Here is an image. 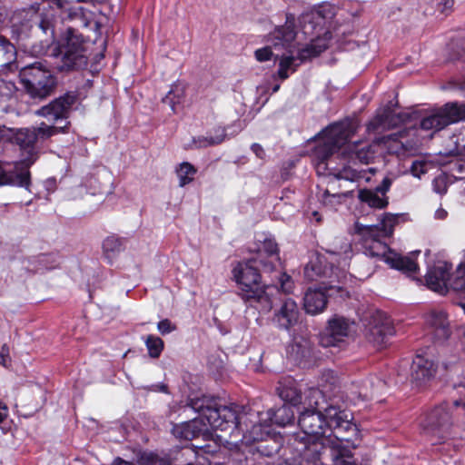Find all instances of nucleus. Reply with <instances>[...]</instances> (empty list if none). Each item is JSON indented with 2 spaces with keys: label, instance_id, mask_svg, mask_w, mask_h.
Listing matches in <instances>:
<instances>
[{
  "label": "nucleus",
  "instance_id": "39448f33",
  "mask_svg": "<svg viewBox=\"0 0 465 465\" xmlns=\"http://www.w3.org/2000/svg\"><path fill=\"white\" fill-rule=\"evenodd\" d=\"M69 123L64 126L47 125L42 122L38 126L31 128L13 129L5 125H0V143L3 140H9L17 144L25 155L21 163L30 167L38 157V146L54 135L60 133H65Z\"/></svg>",
  "mask_w": 465,
  "mask_h": 465
},
{
  "label": "nucleus",
  "instance_id": "72a5a7b5",
  "mask_svg": "<svg viewBox=\"0 0 465 465\" xmlns=\"http://www.w3.org/2000/svg\"><path fill=\"white\" fill-rule=\"evenodd\" d=\"M452 289L455 292H465V264H460L456 272L450 276L448 282V290Z\"/></svg>",
  "mask_w": 465,
  "mask_h": 465
},
{
  "label": "nucleus",
  "instance_id": "4d7b16f0",
  "mask_svg": "<svg viewBox=\"0 0 465 465\" xmlns=\"http://www.w3.org/2000/svg\"><path fill=\"white\" fill-rule=\"evenodd\" d=\"M452 5H453V1L452 0H445L444 4H443L444 7H443L442 11H445L446 9L451 8Z\"/></svg>",
  "mask_w": 465,
  "mask_h": 465
},
{
  "label": "nucleus",
  "instance_id": "c756f323",
  "mask_svg": "<svg viewBox=\"0 0 465 465\" xmlns=\"http://www.w3.org/2000/svg\"><path fill=\"white\" fill-rule=\"evenodd\" d=\"M358 197L371 208L383 209L389 204V198L380 195L375 190L361 189L359 191Z\"/></svg>",
  "mask_w": 465,
  "mask_h": 465
},
{
  "label": "nucleus",
  "instance_id": "09e8293b",
  "mask_svg": "<svg viewBox=\"0 0 465 465\" xmlns=\"http://www.w3.org/2000/svg\"><path fill=\"white\" fill-rule=\"evenodd\" d=\"M252 151L260 159H263L265 156V152H264L263 148L262 147V145H260L259 143H253L252 145Z\"/></svg>",
  "mask_w": 465,
  "mask_h": 465
},
{
  "label": "nucleus",
  "instance_id": "c03bdc74",
  "mask_svg": "<svg viewBox=\"0 0 465 465\" xmlns=\"http://www.w3.org/2000/svg\"><path fill=\"white\" fill-rule=\"evenodd\" d=\"M393 182V178L391 176H386L382 179L381 183L376 186L374 189L376 192H378L380 194H381L383 197H387L386 193L389 192L391 184Z\"/></svg>",
  "mask_w": 465,
  "mask_h": 465
},
{
  "label": "nucleus",
  "instance_id": "423d86ee",
  "mask_svg": "<svg viewBox=\"0 0 465 465\" xmlns=\"http://www.w3.org/2000/svg\"><path fill=\"white\" fill-rule=\"evenodd\" d=\"M86 41L82 34L69 27L58 42L54 55L60 57L59 71L84 69L88 64Z\"/></svg>",
  "mask_w": 465,
  "mask_h": 465
},
{
  "label": "nucleus",
  "instance_id": "c85d7f7f",
  "mask_svg": "<svg viewBox=\"0 0 465 465\" xmlns=\"http://www.w3.org/2000/svg\"><path fill=\"white\" fill-rule=\"evenodd\" d=\"M327 48V41L325 39L317 38L299 50L297 59L302 63L308 59L318 56Z\"/></svg>",
  "mask_w": 465,
  "mask_h": 465
},
{
  "label": "nucleus",
  "instance_id": "4c0bfd02",
  "mask_svg": "<svg viewBox=\"0 0 465 465\" xmlns=\"http://www.w3.org/2000/svg\"><path fill=\"white\" fill-rule=\"evenodd\" d=\"M350 194V192L331 193L329 190H325L322 195V201L325 206L333 208L336 205L341 204L342 203V199Z\"/></svg>",
  "mask_w": 465,
  "mask_h": 465
},
{
  "label": "nucleus",
  "instance_id": "1a4fd4ad",
  "mask_svg": "<svg viewBox=\"0 0 465 465\" xmlns=\"http://www.w3.org/2000/svg\"><path fill=\"white\" fill-rule=\"evenodd\" d=\"M252 262L257 263L261 266L262 272L274 273L272 279V285L275 288H280L283 292L289 293L293 288V281L291 276L284 272L277 271L280 266L279 248L278 244L272 238L264 237L261 241V245Z\"/></svg>",
  "mask_w": 465,
  "mask_h": 465
},
{
  "label": "nucleus",
  "instance_id": "680f3d73",
  "mask_svg": "<svg viewBox=\"0 0 465 465\" xmlns=\"http://www.w3.org/2000/svg\"><path fill=\"white\" fill-rule=\"evenodd\" d=\"M5 362V356L4 355H0V363H4Z\"/></svg>",
  "mask_w": 465,
  "mask_h": 465
},
{
  "label": "nucleus",
  "instance_id": "6ab92c4d",
  "mask_svg": "<svg viewBox=\"0 0 465 465\" xmlns=\"http://www.w3.org/2000/svg\"><path fill=\"white\" fill-rule=\"evenodd\" d=\"M451 264L446 262H438L426 274L427 286L440 294L448 292V282L450 279V271Z\"/></svg>",
  "mask_w": 465,
  "mask_h": 465
},
{
  "label": "nucleus",
  "instance_id": "052dcab7",
  "mask_svg": "<svg viewBox=\"0 0 465 465\" xmlns=\"http://www.w3.org/2000/svg\"><path fill=\"white\" fill-rule=\"evenodd\" d=\"M279 88H280V85H279V84L275 85V86L272 88V92H273V93H276V92L279 90Z\"/></svg>",
  "mask_w": 465,
  "mask_h": 465
},
{
  "label": "nucleus",
  "instance_id": "0eeeda50",
  "mask_svg": "<svg viewBox=\"0 0 465 465\" xmlns=\"http://www.w3.org/2000/svg\"><path fill=\"white\" fill-rule=\"evenodd\" d=\"M322 402L323 395L320 390L310 389L308 391L304 402L308 404V408L302 411L298 420L302 431V436L319 438L328 436L330 433L331 426L326 417V410L330 406L324 408V412H322L321 410Z\"/></svg>",
  "mask_w": 465,
  "mask_h": 465
},
{
  "label": "nucleus",
  "instance_id": "4be33fe9",
  "mask_svg": "<svg viewBox=\"0 0 465 465\" xmlns=\"http://www.w3.org/2000/svg\"><path fill=\"white\" fill-rule=\"evenodd\" d=\"M327 305V296L318 289H309L303 298V307L307 313L314 315L324 311Z\"/></svg>",
  "mask_w": 465,
  "mask_h": 465
},
{
  "label": "nucleus",
  "instance_id": "a211bd4d",
  "mask_svg": "<svg viewBox=\"0 0 465 465\" xmlns=\"http://www.w3.org/2000/svg\"><path fill=\"white\" fill-rule=\"evenodd\" d=\"M354 322L341 316H335L329 321L327 334L322 336L321 343L325 346H337L352 332Z\"/></svg>",
  "mask_w": 465,
  "mask_h": 465
},
{
  "label": "nucleus",
  "instance_id": "7ed1b4c3",
  "mask_svg": "<svg viewBox=\"0 0 465 465\" xmlns=\"http://www.w3.org/2000/svg\"><path fill=\"white\" fill-rule=\"evenodd\" d=\"M357 124L354 121L345 120L329 125L322 131L323 141L313 152L318 172H326L337 179L352 180L353 172L344 163L337 164L340 159L338 151L347 143L355 134Z\"/></svg>",
  "mask_w": 465,
  "mask_h": 465
},
{
  "label": "nucleus",
  "instance_id": "dca6fc26",
  "mask_svg": "<svg viewBox=\"0 0 465 465\" xmlns=\"http://www.w3.org/2000/svg\"><path fill=\"white\" fill-rule=\"evenodd\" d=\"M397 107L398 102L390 101L386 106L380 108L368 124L367 130L372 133H381L405 123L410 118V114L397 112Z\"/></svg>",
  "mask_w": 465,
  "mask_h": 465
},
{
  "label": "nucleus",
  "instance_id": "f257e3e1",
  "mask_svg": "<svg viewBox=\"0 0 465 465\" xmlns=\"http://www.w3.org/2000/svg\"><path fill=\"white\" fill-rule=\"evenodd\" d=\"M331 426L325 437L310 438L294 434L292 447L299 457L300 465H357L352 450L357 447L360 431L352 418L335 406L326 410Z\"/></svg>",
  "mask_w": 465,
  "mask_h": 465
},
{
  "label": "nucleus",
  "instance_id": "c9c22d12",
  "mask_svg": "<svg viewBox=\"0 0 465 465\" xmlns=\"http://www.w3.org/2000/svg\"><path fill=\"white\" fill-rule=\"evenodd\" d=\"M406 134H407V131L402 130L398 133L391 134L388 136H384L382 138V140L386 143L392 142L393 147L391 148L389 146V149L391 150L392 153H399L401 150L407 149L405 143L402 141V138L405 136Z\"/></svg>",
  "mask_w": 465,
  "mask_h": 465
},
{
  "label": "nucleus",
  "instance_id": "e2e57ef3",
  "mask_svg": "<svg viewBox=\"0 0 465 465\" xmlns=\"http://www.w3.org/2000/svg\"><path fill=\"white\" fill-rule=\"evenodd\" d=\"M214 465H223V464H221V463H215Z\"/></svg>",
  "mask_w": 465,
  "mask_h": 465
},
{
  "label": "nucleus",
  "instance_id": "37998d69",
  "mask_svg": "<svg viewBox=\"0 0 465 465\" xmlns=\"http://www.w3.org/2000/svg\"><path fill=\"white\" fill-rule=\"evenodd\" d=\"M157 329L161 334L165 335L175 331L176 326L169 319H164L158 322Z\"/></svg>",
  "mask_w": 465,
  "mask_h": 465
},
{
  "label": "nucleus",
  "instance_id": "49530a36",
  "mask_svg": "<svg viewBox=\"0 0 465 465\" xmlns=\"http://www.w3.org/2000/svg\"><path fill=\"white\" fill-rule=\"evenodd\" d=\"M272 52L271 47H263L255 51V57L259 62H265L272 58Z\"/></svg>",
  "mask_w": 465,
  "mask_h": 465
},
{
  "label": "nucleus",
  "instance_id": "79ce46f5",
  "mask_svg": "<svg viewBox=\"0 0 465 465\" xmlns=\"http://www.w3.org/2000/svg\"><path fill=\"white\" fill-rule=\"evenodd\" d=\"M453 387L454 389L457 390V391L460 393V394H463L464 395V398H465V378L463 379H459L458 381H455L453 382ZM454 405L456 407H460V406H462L465 408V401L462 400V399H460V400H456L454 401Z\"/></svg>",
  "mask_w": 465,
  "mask_h": 465
},
{
  "label": "nucleus",
  "instance_id": "ea45409f",
  "mask_svg": "<svg viewBox=\"0 0 465 465\" xmlns=\"http://www.w3.org/2000/svg\"><path fill=\"white\" fill-rule=\"evenodd\" d=\"M279 395L284 401L288 402L287 404L292 407L302 401L301 393L294 388H282L280 390Z\"/></svg>",
  "mask_w": 465,
  "mask_h": 465
},
{
  "label": "nucleus",
  "instance_id": "864d4df0",
  "mask_svg": "<svg viewBox=\"0 0 465 465\" xmlns=\"http://www.w3.org/2000/svg\"><path fill=\"white\" fill-rule=\"evenodd\" d=\"M113 465H134V464L131 462L125 461V460H122L121 458H117L114 461Z\"/></svg>",
  "mask_w": 465,
  "mask_h": 465
},
{
  "label": "nucleus",
  "instance_id": "f704fd0d",
  "mask_svg": "<svg viewBox=\"0 0 465 465\" xmlns=\"http://www.w3.org/2000/svg\"><path fill=\"white\" fill-rule=\"evenodd\" d=\"M144 342L149 356L153 359L159 358L164 347L163 341L160 337L150 334L146 336Z\"/></svg>",
  "mask_w": 465,
  "mask_h": 465
},
{
  "label": "nucleus",
  "instance_id": "4468645a",
  "mask_svg": "<svg viewBox=\"0 0 465 465\" xmlns=\"http://www.w3.org/2000/svg\"><path fill=\"white\" fill-rule=\"evenodd\" d=\"M78 100L76 92H67L64 94L54 99L49 104L35 111V115L45 118L50 125L59 121L67 120L70 116L73 106Z\"/></svg>",
  "mask_w": 465,
  "mask_h": 465
},
{
  "label": "nucleus",
  "instance_id": "b1692460",
  "mask_svg": "<svg viewBox=\"0 0 465 465\" xmlns=\"http://www.w3.org/2000/svg\"><path fill=\"white\" fill-rule=\"evenodd\" d=\"M17 51L14 44H12L5 36L0 35V67L13 70L16 67Z\"/></svg>",
  "mask_w": 465,
  "mask_h": 465
},
{
  "label": "nucleus",
  "instance_id": "6e6d98bb",
  "mask_svg": "<svg viewBox=\"0 0 465 465\" xmlns=\"http://www.w3.org/2000/svg\"><path fill=\"white\" fill-rule=\"evenodd\" d=\"M459 110L460 112V121L465 120V104H459Z\"/></svg>",
  "mask_w": 465,
  "mask_h": 465
},
{
  "label": "nucleus",
  "instance_id": "473e14b6",
  "mask_svg": "<svg viewBox=\"0 0 465 465\" xmlns=\"http://www.w3.org/2000/svg\"><path fill=\"white\" fill-rule=\"evenodd\" d=\"M197 173V169L190 163L183 162L176 168V173L179 179V186L183 187L191 183L194 175Z\"/></svg>",
  "mask_w": 465,
  "mask_h": 465
},
{
  "label": "nucleus",
  "instance_id": "de8ad7c7",
  "mask_svg": "<svg viewBox=\"0 0 465 465\" xmlns=\"http://www.w3.org/2000/svg\"><path fill=\"white\" fill-rule=\"evenodd\" d=\"M434 191L438 193L443 194L447 191V185L443 177H436L433 180Z\"/></svg>",
  "mask_w": 465,
  "mask_h": 465
},
{
  "label": "nucleus",
  "instance_id": "6e6552de",
  "mask_svg": "<svg viewBox=\"0 0 465 465\" xmlns=\"http://www.w3.org/2000/svg\"><path fill=\"white\" fill-rule=\"evenodd\" d=\"M205 399H192L188 405L206 419L208 424L215 430H232V432L243 430L242 428L243 416L239 413L237 405L213 406L205 404Z\"/></svg>",
  "mask_w": 465,
  "mask_h": 465
},
{
  "label": "nucleus",
  "instance_id": "7c9ffc66",
  "mask_svg": "<svg viewBox=\"0 0 465 465\" xmlns=\"http://www.w3.org/2000/svg\"><path fill=\"white\" fill-rule=\"evenodd\" d=\"M201 429L198 427L196 420L183 422L173 426V434L182 440H191L199 436Z\"/></svg>",
  "mask_w": 465,
  "mask_h": 465
},
{
  "label": "nucleus",
  "instance_id": "8fccbe9b",
  "mask_svg": "<svg viewBox=\"0 0 465 465\" xmlns=\"http://www.w3.org/2000/svg\"><path fill=\"white\" fill-rule=\"evenodd\" d=\"M8 410L7 407L0 402V423L7 417Z\"/></svg>",
  "mask_w": 465,
  "mask_h": 465
},
{
  "label": "nucleus",
  "instance_id": "bb28decb",
  "mask_svg": "<svg viewBox=\"0 0 465 465\" xmlns=\"http://www.w3.org/2000/svg\"><path fill=\"white\" fill-rule=\"evenodd\" d=\"M215 137H210L208 132L206 135H199L193 139L195 148H206L210 146H216L223 143L227 137L226 129L223 126H216L213 128Z\"/></svg>",
  "mask_w": 465,
  "mask_h": 465
},
{
  "label": "nucleus",
  "instance_id": "cd10ccee",
  "mask_svg": "<svg viewBox=\"0 0 465 465\" xmlns=\"http://www.w3.org/2000/svg\"><path fill=\"white\" fill-rule=\"evenodd\" d=\"M125 239L117 235H110L103 242V252L104 257L112 262L120 252L124 250Z\"/></svg>",
  "mask_w": 465,
  "mask_h": 465
},
{
  "label": "nucleus",
  "instance_id": "2f4dec72",
  "mask_svg": "<svg viewBox=\"0 0 465 465\" xmlns=\"http://www.w3.org/2000/svg\"><path fill=\"white\" fill-rule=\"evenodd\" d=\"M185 97V87L182 84H175L163 99L164 104L171 106L173 112H175V106L182 104Z\"/></svg>",
  "mask_w": 465,
  "mask_h": 465
},
{
  "label": "nucleus",
  "instance_id": "aec40b11",
  "mask_svg": "<svg viewBox=\"0 0 465 465\" xmlns=\"http://www.w3.org/2000/svg\"><path fill=\"white\" fill-rule=\"evenodd\" d=\"M300 312L295 301L286 298L275 310L272 322L281 329L289 330L298 323Z\"/></svg>",
  "mask_w": 465,
  "mask_h": 465
},
{
  "label": "nucleus",
  "instance_id": "bf43d9fd",
  "mask_svg": "<svg viewBox=\"0 0 465 465\" xmlns=\"http://www.w3.org/2000/svg\"><path fill=\"white\" fill-rule=\"evenodd\" d=\"M210 137H215V134L213 133V128L208 132Z\"/></svg>",
  "mask_w": 465,
  "mask_h": 465
},
{
  "label": "nucleus",
  "instance_id": "13d9d810",
  "mask_svg": "<svg viewBox=\"0 0 465 465\" xmlns=\"http://www.w3.org/2000/svg\"><path fill=\"white\" fill-rule=\"evenodd\" d=\"M350 249V244L349 243H346L345 246H344V250H343V252L346 253L348 252V250Z\"/></svg>",
  "mask_w": 465,
  "mask_h": 465
},
{
  "label": "nucleus",
  "instance_id": "f8f14e48",
  "mask_svg": "<svg viewBox=\"0 0 465 465\" xmlns=\"http://www.w3.org/2000/svg\"><path fill=\"white\" fill-rule=\"evenodd\" d=\"M295 37L294 18L287 15L285 24L277 27L272 33L273 47L277 49L282 46L289 54L288 55L282 54L280 57L278 76L282 80L287 79L289 77V71L292 73L295 72L300 64H295L297 58L292 55V47Z\"/></svg>",
  "mask_w": 465,
  "mask_h": 465
},
{
  "label": "nucleus",
  "instance_id": "f3484780",
  "mask_svg": "<svg viewBox=\"0 0 465 465\" xmlns=\"http://www.w3.org/2000/svg\"><path fill=\"white\" fill-rule=\"evenodd\" d=\"M31 185L29 167L21 162L4 165L0 163V186H16L26 190Z\"/></svg>",
  "mask_w": 465,
  "mask_h": 465
},
{
  "label": "nucleus",
  "instance_id": "20e7f679",
  "mask_svg": "<svg viewBox=\"0 0 465 465\" xmlns=\"http://www.w3.org/2000/svg\"><path fill=\"white\" fill-rule=\"evenodd\" d=\"M259 268H261L259 264L248 260L245 262H240L232 270V275L238 285V295L241 299L244 302L268 312L272 308V300L267 292L270 286L262 282Z\"/></svg>",
  "mask_w": 465,
  "mask_h": 465
},
{
  "label": "nucleus",
  "instance_id": "603ef678",
  "mask_svg": "<svg viewBox=\"0 0 465 465\" xmlns=\"http://www.w3.org/2000/svg\"><path fill=\"white\" fill-rule=\"evenodd\" d=\"M6 11L4 7L0 6V25L5 21Z\"/></svg>",
  "mask_w": 465,
  "mask_h": 465
},
{
  "label": "nucleus",
  "instance_id": "a878e982",
  "mask_svg": "<svg viewBox=\"0 0 465 465\" xmlns=\"http://www.w3.org/2000/svg\"><path fill=\"white\" fill-rule=\"evenodd\" d=\"M427 322L435 329V335L439 339H447L450 336L449 322L443 311L431 312Z\"/></svg>",
  "mask_w": 465,
  "mask_h": 465
},
{
  "label": "nucleus",
  "instance_id": "9b49d317",
  "mask_svg": "<svg viewBox=\"0 0 465 465\" xmlns=\"http://www.w3.org/2000/svg\"><path fill=\"white\" fill-rule=\"evenodd\" d=\"M423 434L430 436L433 444L445 441L453 425L451 407L440 404L425 412L420 418Z\"/></svg>",
  "mask_w": 465,
  "mask_h": 465
},
{
  "label": "nucleus",
  "instance_id": "f03ea898",
  "mask_svg": "<svg viewBox=\"0 0 465 465\" xmlns=\"http://www.w3.org/2000/svg\"><path fill=\"white\" fill-rule=\"evenodd\" d=\"M397 221V215L386 213L381 224L366 226L356 223L355 231L361 236L363 253L366 256L382 257L391 268L412 276L419 269L417 262L408 256L391 252L382 241L392 234Z\"/></svg>",
  "mask_w": 465,
  "mask_h": 465
},
{
  "label": "nucleus",
  "instance_id": "9d476101",
  "mask_svg": "<svg viewBox=\"0 0 465 465\" xmlns=\"http://www.w3.org/2000/svg\"><path fill=\"white\" fill-rule=\"evenodd\" d=\"M19 76L25 93L34 100L43 101L54 93L56 78L40 62L25 66Z\"/></svg>",
  "mask_w": 465,
  "mask_h": 465
},
{
  "label": "nucleus",
  "instance_id": "ddd939ff",
  "mask_svg": "<svg viewBox=\"0 0 465 465\" xmlns=\"http://www.w3.org/2000/svg\"><path fill=\"white\" fill-rule=\"evenodd\" d=\"M304 275L310 281H316L321 278L328 279V282H322L324 289L331 291L336 289L338 292L343 290L342 286L334 283L344 282L347 280V274L338 267H333L325 257H316L311 260L304 268Z\"/></svg>",
  "mask_w": 465,
  "mask_h": 465
},
{
  "label": "nucleus",
  "instance_id": "5701e85b",
  "mask_svg": "<svg viewBox=\"0 0 465 465\" xmlns=\"http://www.w3.org/2000/svg\"><path fill=\"white\" fill-rule=\"evenodd\" d=\"M394 331L391 322L387 320L373 323L368 331V341L376 347L383 346L389 336L393 335Z\"/></svg>",
  "mask_w": 465,
  "mask_h": 465
},
{
  "label": "nucleus",
  "instance_id": "412c9836",
  "mask_svg": "<svg viewBox=\"0 0 465 465\" xmlns=\"http://www.w3.org/2000/svg\"><path fill=\"white\" fill-rule=\"evenodd\" d=\"M436 369L434 363L422 357L416 356L411 367V379L417 386L429 381L434 374Z\"/></svg>",
  "mask_w": 465,
  "mask_h": 465
},
{
  "label": "nucleus",
  "instance_id": "5fc2aeb1",
  "mask_svg": "<svg viewBox=\"0 0 465 465\" xmlns=\"http://www.w3.org/2000/svg\"><path fill=\"white\" fill-rule=\"evenodd\" d=\"M447 215V212L443 209H439L437 212H436V217L439 218V219H444Z\"/></svg>",
  "mask_w": 465,
  "mask_h": 465
},
{
  "label": "nucleus",
  "instance_id": "a19ab883",
  "mask_svg": "<svg viewBox=\"0 0 465 465\" xmlns=\"http://www.w3.org/2000/svg\"><path fill=\"white\" fill-rule=\"evenodd\" d=\"M355 151L352 152L355 158L361 163H368L373 158V152L367 144L353 145Z\"/></svg>",
  "mask_w": 465,
  "mask_h": 465
},
{
  "label": "nucleus",
  "instance_id": "58836bf2",
  "mask_svg": "<svg viewBox=\"0 0 465 465\" xmlns=\"http://www.w3.org/2000/svg\"><path fill=\"white\" fill-rule=\"evenodd\" d=\"M38 29L45 35V39L43 41L46 46L52 44L54 40V26L53 23L47 18H42L38 24Z\"/></svg>",
  "mask_w": 465,
  "mask_h": 465
},
{
  "label": "nucleus",
  "instance_id": "393cba45",
  "mask_svg": "<svg viewBox=\"0 0 465 465\" xmlns=\"http://www.w3.org/2000/svg\"><path fill=\"white\" fill-rule=\"evenodd\" d=\"M267 414L271 423L281 427L291 424L294 420L293 407L287 403L282 404L281 407L275 410H269Z\"/></svg>",
  "mask_w": 465,
  "mask_h": 465
},
{
  "label": "nucleus",
  "instance_id": "3c124183",
  "mask_svg": "<svg viewBox=\"0 0 465 465\" xmlns=\"http://www.w3.org/2000/svg\"><path fill=\"white\" fill-rule=\"evenodd\" d=\"M153 387H154V391H161V392H163V393H167L168 392V387H167L166 384H163V383L156 384Z\"/></svg>",
  "mask_w": 465,
  "mask_h": 465
},
{
  "label": "nucleus",
  "instance_id": "e433bc0d",
  "mask_svg": "<svg viewBox=\"0 0 465 465\" xmlns=\"http://www.w3.org/2000/svg\"><path fill=\"white\" fill-rule=\"evenodd\" d=\"M18 88L13 81L0 78V103L13 98Z\"/></svg>",
  "mask_w": 465,
  "mask_h": 465
},
{
  "label": "nucleus",
  "instance_id": "a18cd8bd",
  "mask_svg": "<svg viewBox=\"0 0 465 465\" xmlns=\"http://www.w3.org/2000/svg\"><path fill=\"white\" fill-rule=\"evenodd\" d=\"M371 385L372 387L371 396L381 393L386 388V382L379 378H374L371 381Z\"/></svg>",
  "mask_w": 465,
  "mask_h": 465
},
{
  "label": "nucleus",
  "instance_id": "2eb2a0df",
  "mask_svg": "<svg viewBox=\"0 0 465 465\" xmlns=\"http://www.w3.org/2000/svg\"><path fill=\"white\" fill-rule=\"evenodd\" d=\"M460 114L458 103H448L440 108L430 111L421 119L420 126L425 131L438 132L460 121Z\"/></svg>",
  "mask_w": 465,
  "mask_h": 465
}]
</instances>
